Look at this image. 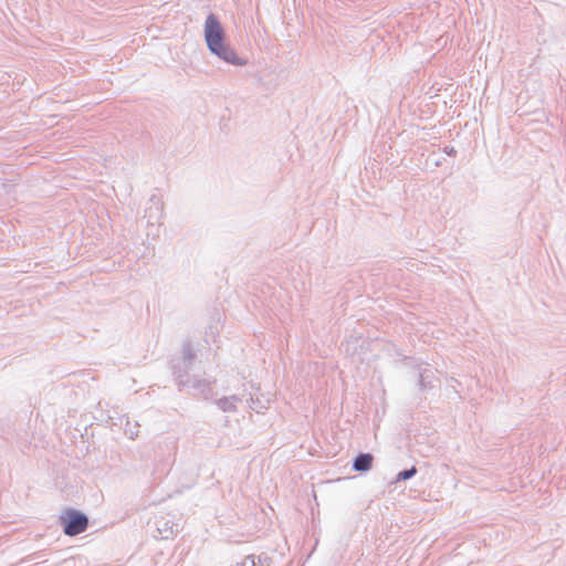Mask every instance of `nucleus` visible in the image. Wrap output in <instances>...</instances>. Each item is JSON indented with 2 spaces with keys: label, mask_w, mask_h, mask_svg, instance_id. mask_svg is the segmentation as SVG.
<instances>
[{
  "label": "nucleus",
  "mask_w": 566,
  "mask_h": 566,
  "mask_svg": "<svg viewBox=\"0 0 566 566\" xmlns=\"http://www.w3.org/2000/svg\"><path fill=\"white\" fill-rule=\"evenodd\" d=\"M241 400L242 398L240 396L231 395L229 397L217 399L216 405L223 412H234L237 411V403Z\"/></svg>",
  "instance_id": "nucleus-8"
},
{
  "label": "nucleus",
  "mask_w": 566,
  "mask_h": 566,
  "mask_svg": "<svg viewBox=\"0 0 566 566\" xmlns=\"http://www.w3.org/2000/svg\"><path fill=\"white\" fill-rule=\"evenodd\" d=\"M417 369H418L417 387H418L419 392L422 396H426L428 392H430L436 387L434 381H438V378L434 374V370L427 363H422V364L418 365Z\"/></svg>",
  "instance_id": "nucleus-4"
},
{
  "label": "nucleus",
  "mask_w": 566,
  "mask_h": 566,
  "mask_svg": "<svg viewBox=\"0 0 566 566\" xmlns=\"http://www.w3.org/2000/svg\"><path fill=\"white\" fill-rule=\"evenodd\" d=\"M250 401H251L250 407L259 412L256 403L259 405L260 400L258 398L254 399L252 396H250Z\"/></svg>",
  "instance_id": "nucleus-13"
},
{
  "label": "nucleus",
  "mask_w": 566,
  "mask_h": 566,
  "mask_svg": "<svg viewBox=\"0 0 566 566\" xmlns=\"http://www.w3.org/2000/svg\"><path fill=\"white\" fill-rule=\"evenodd\" d=\"M417 472H418V470L415 465H412L408 469H403L396 474L395 483L405 482L407 480H410L411 478H413L417 474Z\"/></svg>",
  "instance_id": "nucleus-10"
},
{
  "label": "nucleus",
  "mask_w": 566,
  "mask_h": 566,
  "mask_svg": "<svg viewBox=\"0 0 566 566\" xmlns=\"http://www.w3.org/2000/svg\"><path fill=\"white\" fill-rule=\"evenodd\" d=\"M269 560H270L269 557H264V558L259 557V562L261 563V566H265V563H268Z\"/></svg>",
  "instance_id": "nucleus-14"
},
{
  "label": "nucleus",
  "mask_w": 566,
  "mask_h": 566,
  "mask_svg": "<svg viewBox=\"0 0 566 566\" xmlns=\"http://www.w3.org/2000/svg\"><path fill=\"white\" fill-rule=\"evenodd\" d=\"M163 217L164 203L158 196L151 195L147 201L144 218L147 219V224L153 226L155 223H160Z\"/></svg>",
  "instance_id": "nucleus-6"
},
{
  "label": "nucleus",
  "mask_w": 566,
  "mask_h": 566,
  "mask_svg": "<svg viewBox=\"0 0 566 566\" xmlns=\"http://www.w3.org/2000/svg\"><path fill=\"white\" fill-rule=\"evenodd\" d=\"M154 524L161 539H168L179 532V524L170 515L155 516Z\"/></svg>",
  "instance_id": "nucleus-5"
},
{
  "label": "nucleus",
  "mask_w": 566,
  "mask_h": 566,
  "mask_svg": "<svg viewBox=\"0 0 566 566\" xmlns=\"http://www.w3.org/2000/svg\"><path fill=\"white\" fill-rule=\"evenodd\" d=\"M60 525L67 536H75L88 527V516L80 510L67 507L60 515Z\"/></svg>",
  "instance_id": "nucleus-3"
},
{
  "label": "nucleus",
  "mask_w": 566,
  "mask_h": 566,
  "mask_svg": "<svg viewBox=\"0 0 566 566\" xmlns=\"http://www.w3.org/2000/svg\"><path fill=\"white\" fill-rule=\"evenodd\" d=\"M203 36L208 51L224 63L243 66L248 60L238 55L235 50L228 43L224 28L219 17L210 12L203 24Z\"/></svg>",
  "instance_id": "nucleus-2"
},
{
  "label": "nucleus",
  "mask_w": 566,
  "mask_h": 566,
  "mask_svg": "<svg viewBox=\"0 0 566 566\" xmlns=\"http://www.w3.org/2000/svg\"><path fill=\"white\" fill-rule=\"evenodd\" d=\"M241 566H255L254 556L250 555L245 557L241 564Z\"/></svg>",
  "instance_id": "nucleus-12"
},
{
  "label": "nucleus",
  "mask_w": 566,
  "mask_h": 566,
  "mask_svg": "<svg viewBox=\"0 0 566 566\" xmlns=\"http://www.w3.org/2000/svg\"><path fill=\"white\" fill-rule=\"evenodd\" d=\"M197 359V353L192 348L189 339L184 340L181 345V354L172 356L169 366L174 377V381L179 391H191L195 397H201L208 400L212 397V382L206 378L191 375L190 371Z\"/></svg>",
  "instance_id": "nucleus-1"
},
{
  "label": "nucleus",
  "mask_w": 566,
  "mask_h": 566,
  "mask_svg": "<svg viewBox=\"0 0 566 566\" xmlns=\"http://www.w3.org/2000/svg\"><path fill=\"white\" fill-rule=\"evenodd\" d=\"M443 153L450 157L457 156V149L450 145L443 147Z\"/></svg>",
  "instance_id": "nucleus-11"
},
{
  "label": "nucleus",
  "mask_w": 566,
  "mask_h": 566,
  "mask_svg": "<svg viewBox=\"0 0 566 566\" xmlns=\"http://www.w3.org/2000/svg\"><path fill=\"white\" fill-rule=\"evenodd\" d=\"M374 455L369 452H359L353 460V470L356 472H368L371 469Z\"/></svg>",
  "instance_id": "nucleus-7"
},
{
  "label": "nucleus",
  "mask_w": 566,
  "mask_h": 566,
  "mask_svg": "<svg viewBox=\"0 0 566 566\" xmlns=\"http://www.w3.org/2000/svg\"><path fill=\"white\" fill-rule=\"evenodd\" d=\"M120 423H124V432L129 439H135L138 437V428L139 423L137 421L132 422L128 416L119 417Z\"/></svg>",
  "instance_id": "nucleus-9"
}]
</instances>
